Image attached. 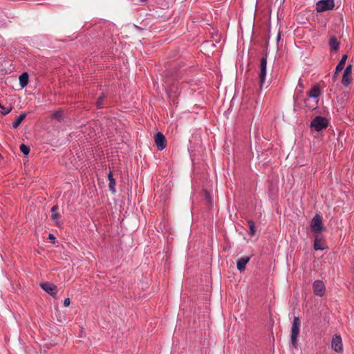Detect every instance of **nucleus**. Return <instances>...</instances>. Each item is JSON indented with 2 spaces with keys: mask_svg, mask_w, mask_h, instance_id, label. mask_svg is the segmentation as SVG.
<instances>
[{
  "mask_svg": "<svg viewBox=\"0 0 354 354\" xmlns=\"http://www.w3.org/2000/svg\"><path fill=\"white\" fill-rule=\"evenodd\" d=\"M250 257H243L239 259L236 262V268L240 272L245 270L246 264L250 261Z\"/></svg>",
  "mask_w": 354,
  "mask_h": 354,
  "instance_id": "9d476101",
  "label": "nucleus"
},
{
  "mask_svg": "<svg viewBox=\"0 0 354 354\" xmlns=\"http://www.w3.org/2000/svg\"><path fill=\"white\" fill-rule=\"evenodd\" d=\"M328 126V120L322 116H316L310 123V127L317 131H320Z\"/></svg>",
  "mask_w": 354,
  "mask_h": 354,
  "instance_id": "f03ea898",
  "label": "nucleus"
},
{
  "mask_svg": "<svg viewBox=\"0 0 354 354\" xmlns=\"http://www.w3.org/2000/svg\"><path fill=\"white\" fill-rule=\"evenodd\" d=\"M108 179H109V188L111 193L115 194L116 192L115 185L116 182L114 178L113 177V174L111 171H109L108 174Z\"/></svg>",
  "mask_w": 354,
  "mask_h": 354,
  "instance_id": "9b49d317",
  "label": "nucleus"
},
{
  "mask_svg": "<svg viewBox=\"0 0 354 354\" xmlns=\"http://www.w3.org/2000/svg\"><path fill=\"white\" fill-rule=\"evenodd\" d=\"M319 95H320V91H319V88L317 86L313 87L308 92V96L310 98L316 99L319 97Z\"/></svg>",
  "mask_w": 354,
  "mask_h": 354,
  "instance_id": "2eb2a0df",
  "label": "nucleus"
},
{
  "mask_svg": "<svg viewBox=\"0 0 354 354\" xmlns=\"http://www.w3.org/2000/svg\"><path fill=\"white\" fill-rule=\"evenodd\" d=\"M64 306L65 307H67L70 305V299L69 298H66L64 300V303H63Z\"/></svg>",
  "mask_w": 354,
  "mask_h": 354,
  "instance_id": "a878e982",
  "label": "nucleus"
},
{
  "mask_svg": "<svg viewBox=\"0 0 354 354\" xmlns=\"http://www.w3.org/2000/svg\"><path fill=\"white\" fill-rule=\"evenodd\" d=\"M58 209V207L57 205H54L51 208V212L54 214V212Z\"/></svg>",
  "mask_w": 354,
  "mask_h": 354,
  "instance_id": "c756f323",
  "label": "nucleus"
},
{
  "mask_svg": "<svg viewBox=\"0 0 354 354\" xmlns=\"http://www.w3.org/2000/svg\"><path fill=\"white\" fill-rule=\"evenodd\" d=\"M104 98V95L100 96V97L97 98V102H96V105H97V107L98 109H101V108H102V102H103Z\"/></svg>",
  "mask_w": 354,
  "mask_h": 354,
  "instance_id": "4be33fe9",
  "label": "nucleus"
},
{
  "mask_svg": "<svg viewBox=\"0 0 354 354\" xmlns=\"http://www.w3.org/2000/svg\"><path fill=\"white\" fill-rule=\"evenodd\" d=\"M59 217H60V215L59 214L54 213V214H52V218L53 220L57 219Z\"/></svg>",
  "mask_w": 354,
  "mask_h": 354,
  "instance_id": "cd10ccee",
  "label": "nucleus"
},
{
  "mask_svg": "<svg viewBox=\"0 0 354 354\" xmlns=\"http://www.w3.org/2000/svg\"><path fill=\"white\" fill-rule=\"evenodd\" d=\"M40 286L45 292H46L53 297H55L57 293V286L52 283H41Z\"/></svg>",
  "mask_w": 354,
  "mask_h": 354,
  "instance_id": "423d86ee",
  "label": "nucleus"
},
{
  "mask_svg": "<svg viewBox=\"0 0 354 354\" xmlns=\"http://www.w3.org/2000/svg\"><path fill=\"white\" fill-rule=\"evenodd\" d=\"M334 6V0H320L316 4V10L322 12L332 10Z\"/></svg>",
  "mask_w": 354,
  "mask_h": 354,
  "instance_id": "20e7f679",
  "label": "nucleus"
},
{
  "mask_svg": "<svg viewBox=\"0 0 354 354\" xmlns=\"http://www.w3.org/2000/svg\"><path fill=\"white\" fill-rule=\"evenodd\" d=\"M314 248L315 250H323V248L319 247V243L317 240H315V241Z\"/></svg>",
  "mask_w": 354,
  "mask_h": 354,
  "instance_id": "393cba45",
  "label": "nucleus"
},
{
  "mask_svg": "<svg viewBox=\"0 0 354 354\" xmlns=\"http://www.w3.org/2000/svg\"><path fill=\"white\" fill-rule=\"evenodd\" d=\"M300 319L299 317H295L291 328V343L296 348L297 345V338L300 331Z\"/></svg>",
  "mask_w": 354,
  "mask_h": 354,
  "instance_id": "f257e3e1",
  "label": "nucleus"
},
{
  "mask_svg": "<svg viewBox=\"0 0 354 354\" xmlns=\"http://www.w3.org/2000/svg\"><path fill=\"white\" fill-rule=\"evenodd\" d=\"M48 239L53 240V243H55V236L53 234H48Z\"/></svg>",
  "mask_w": 354,
  "mask_h": 354,
  "instance_id": "c85d7f7f",
  "label": "nucleus"
},
{
  "mask_svg": "<svg viewBox=\"0 0 354 354\" xmlns=\"http://www.w3.org/2000/svg\"><path fill=\"white\" fill-rule=\"evenodd\" d=\"M347 57H348L347 55H344L342 57L341 59L339 60V63L337 64V65L335 68V73H337L344 69Z\"/></svg>",
  "mask_w": 354,
  "mask_h": 354,
  "instance_id": "f8f14e48",
  "label": "nucleus"
},
{
  "mask_svg": "<svg viewBox=\"0 0 354 354\" xmlns=\"http://www.w3.org/2000/svg\"><path fill=\"white\" fill-rule=\"evenodd\" d=\"M248 226L250 228V234L252 236L254 235L256 232L254 223L252 221H249Z\"/></svg>",
  "mask_w": 354,
  "mask_h": 354,
  "instance_id": "412c9836",
  "label": "nucleus"
},
{
  "mask_svg": "<svg viewBox=\"0 0 354 354\" xmlns=\"http://www.w3.org/2000/svg\"><path fill=\"white\" fill-rule=\"evenodd\" d=\"M280 37H281V34H280V32H279L278 35H277V41L280 39Z\"/></svg>",
  "mask_w": 354,
  "mask_h": 354,
  "instance_id": "2f4dec72",
  "label": "nucleus"
},
{
  "mask_svg": "<svg viewBox=\"0 0 354 354\" xmlns=\"http://www.w3.org/2000/svg\"><path fill=\"white\" fill-rule=\"evenodd\" d=\"M26 115H27L26 113H22L19 116H17L16 120L12 123V128L13 129L18 128L19 126L21 124V122L25 119Z\"/></svg>",
  "mask_w": 354,
  "mask_h": 354,
  "instance_id": "ddd939ff",
  "label": "nucleus"
},
{
  "mask_svg": "<svg viewBox=\"0 0 354 354\" xmlns=\"http://www.w3.org/2000/svg\"><path fill=\"white\" fill-rule=\"evenodd\" d=\"M28 83V74L26 72L23 73L19 76V84L21 87H25Z\"/></svg>",
  "mask_w": 354,
  "mask_h": 354,
  "instance_id": "4468645a",
  "label": "nucleus"
},
{
  "mask_svg": "<svg viewBox=\"0 0 354 354\" xmlns=\"http://www.w3.org/2000/svg\"><path fill=\"white\" fill-rule=\"evenodd\" d=\"M19 149L21 152L25 156L28 155L30 153V147L25 144H21L19 147Z\"/></svg>",
  "mask_w": 354,
  "mask_h": 354,
  "instance_id": "6ab92c4d",
  "label": "nucleus"
},
{
  "mask_svg": "<svg viewBox=\"0 0 354 354\" xmlns=\"http://www.w3.org/2000/svg\"><path fill=\"white\" fill-rule=\"evenodd\" d=\"M329 46L333 50H337L339 47V44L336 38L332 37L329 40Z\"/></svg>",
  "mask_w": 354,
  "mask_h": 354,
  "instance_id": "dca6fc26",
  "label": "nucleus"
},
{
  "mask_svg": "<svg viewBox=\"0 0 354 354\" xmlns=\"http://www.w3.org/2000/svg\"><path fill=\"white\" fill-rule=\"evenodd\" d=\"M331 346L335 352H340L342 350V342L340 335H335L333 337Z\"/></svg>",
  "mask_w": 354,
  "mask_h": 354,
  "instance_id": "1a4fd4ad",
  "label": "nucleus"
},
{
  "mask_svg": "<svg viewBox=\"0 0 354 354\" xmlns=\"http://www.w3.org/2000/svg\"><path fill=\"white\" fill-rule=\"evenodd\" d=\"M155 142L159 150H163L167 147L165 137L160 132H158L156 134Z\"/></svg>",
  "mask_w": 354,
  "mask_h": 354,
  "instance_id": "6e6552de",
  "label": "nucleus"
},
{
  "mask_svg": "<svg viewBox=\"0 0 354 354\" xmlns=\"http://www.w3.org/2000/svg\"><path fill=\"white\" fill-rule=\"evenodd\" d=\"M0 41H2V39H1V37H0Z\"/></svg>",
  "mask_w": 354,
  "mask_h": 354,
  "instance_id": "72a5a7b5",
  "label": "nucleus"
},
{
  "mask_svg": "<svg viewBox=\"0 0 354 354\" xmlns=\"http://www.w3.org/2000/svg\"><path fill=\"white\" fill-rule=\"evenodd\" d=\"M337 80V73H335L334 75L333 76V80L335 82Z\"/></svg>",
  "mask_w": 354,
  "mask_h": 354,
  "instance_id": "7c9ffc66",
  "label": "nucleus"
},
{
  "mask_svg": "<svg viewBox=\"0 0 354 354\" xmlns=\"http://www.w3.org/2000/svg\"><path fill=\"white\" fill-rule=\"evenodd\" d=\"M0 108H1V114L2 115H3V116H4V115H7V114H8L9 113H10V112H11V111H12V106H7V107H5V106H2L1 104Z\"/></svg>",
  "mask_w": 354,
  "mask_h": 354,
  "instance_id": "aec40b11",
  "label": "nucleus"
},
{
  "mask_svg": "<svg viewBox=\"0 0 354 354\" xmlns=\"http://www.w3.org/2000/svg\"><path fill=\"white\" fill-rule=\"evenodd\" d=\"M267 74V54H265L260 60V73L259 82L261 86H263L265 82Z\"/></svg>",
  "mask_w": 354,
  "mask_h": 354,
  "instance_id": "7ed1b4c3",
  "label": "nucleus"
},
{
  "mask_svg": "<svg viewBox=\"0 0 354 354\" xmlns=\"http://www.w3.org/2000/svg\"><path fill=\"white\" fill-rule=\"evenodd\" d=\"M342 83L344 86H348L351 83L350 75L343 73Z\"/></svg>",
  "mask_w": 354,
  "mask_h": 354,
  "instance_id": "a211bd4d",
  "label": "nucleus"
},
{
  "mask_svg": "<svg viewBox=\"0 0 354 354\" xmlns=\"http://www.w3.org/2000/svg\"><path fill=\"white\" fill-rule=\"evenodd\" d=\"M206 194H207V198H209V194H207V193H206Z\"/></svg>",
  "mask_w": 354,
  "mask_h": 354,
  "instance_id": "473e14b6",
  "label": "nucleus"
},
{
  "mask_svg": "<svg viewBox=\"0 0 354 354\" xmlns=\"http://www.w3.org/2000/svg\"><path fill=\"white\" fill-rule=\"evenodd\" d=\"M52 119L56 120L58 122H62L64 119L63 112L62 111H56L53 113L51 117Z\"/></svg>",
  "mask_w": 354,
  "mask_h": 354,
  "instance_id": "f3484780",
  "label": "nucleus"
},
{
  "mask_svg": "<svg viewBox=\"0 0 354 354\" xmlns=\"http://www.w3.org/2000/svg\"><path fill=\"white\" fill-rule=\"evenodd\" d=\"M171 92H176V91L173 89V88H169V90H167V94L168 95V97H171Z\"/></svg>",
  "mask_w": 354,
  "mask_h": 354,
  "instance_id": "bb28decb",
  "label": "nucleus"
},
{
  "mask_svg": "<svg viewBox=\"0 0 354 354\" xmlns=\"http://www.w3.org/2000/svg\"><path fill=\"white\" fill-rule=\"evenodd\" d=\"M352 72V65L351 64H348L344 69V74H347V75H350Z\"/></svg>",
  "mask_w": 354,
  "mask_h": 354,
  "instance_id": "5701e85b",
  "label": "nucleus"
},
{
  "mask_svg": "<svg viewBox=\"0 0 354 354\" xmlns=\"http://www.w3.org/2000/svg\"><path fill=\"white\" fill-rule=\"evenodd\" d=\"M311 230L315 233H320L323 231L322 217L319 214H316L311 221Z\"/></svg>",
  "mask_w": 354,
  "mask_h": 354,
  "instance_id": "39448f33",
  "label": "nucleus"
},
{
  "mask_svg": "<svg viewBox=\"0 0 354 354\" xmlns=\"http://www.w3.org/2000/svg\"><path fill=\"white\" fill-rule=\"evenodd\" d=\"M314 293L318 296H323L325 293V286L322 281L316 280L313 283Z\"/></svg>",
  "mask_w": 354,
  "mask_h": 354,
  "instance_id": "0eeeda50",
  "label": "nucleus"
},
{
  "mask_svg": "<svg viewBox=\"0 0 354 354\" xmlns=\"http://www.w3.org/2000/svg\"><path fill=\"white\" fill-rule=\"evenodd\" d=\"M308 102H309V99L306 100V102H306V106H308V107H309L310 109H316V107H317V100L316 101V103H315V104L311 105V106L308 104Z\"/></svg>",
  "mask_w": 354,
  "mask_h": 354,
  "instance_id": "b1692460",
  "label": "nucleus"
}]
</instances>
